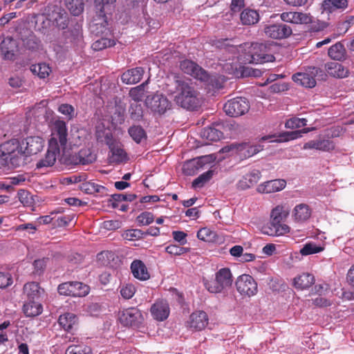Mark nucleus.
<instances>
[{
    "label": "nucleus",
    "mask_w": 354,
    "mask_h": 354,
    "mask_svg": "<svg viewBox=\"0 0 354 354\" xmlns=\"http://www.w3.org/2000/svg\"><path fill=\"white\" fill-rule=\"evenodd\" d=\"M283 21L294 24H310L313 23V17L310 13L301 12H283L280 15Z\"/></svg>",
    "instance_id": "18"
},
{
    "label": "nucleus",
    "mask_w": 354,
    "mask_h": 354,
    "mask_svg": "<svg viewBox=\"0 0 354 354\" xmlns=\"http://www.w3.org/2000/svg\"><path fill=\"white\" fill-rule=\"evenodd\" d=\"M133 276L140 280L146 281L150 278V274L143 261L139 259L133 261L130 266Z\"/></svg>",
    "instance_id": "26"
},
{
    "label": "nucleus",
    "mask_w": 354,
    "mask_h": 354,
    "mask_svg": "<svg viewBox=\"0 0 354 354\" xmlns=\"http://www.w3.org/2000/svg\"><path fill=\"white\" fill-rule=\"evenodd\" d=\"M144 232L138 229L127 230L122 234V237L128 241H135L144 238Z\"/></svg>",
    "instance_id": "53"
},
{
    "label": "nucleus",
    "mask_w": 354,
    "mask_h": 354,
    "mask_svg": "<svg viewBox=\"0 0 354 354\" xmlns=\"http://www.w3.org/2000/svg\"><path fill=\"white\" fill-rule=\"evenodd\" d=\"M261 176V172L258 169H253L248 174L242 177L236 184L237 189L245 190L256 185Z\"/></svg>",
    "instance_id": "22"
},
{
    "label": "nucleus",
    "mask_w": 354,
    "mask_h": 354,
    "mask_svg": "<svg viewBox=\"0 0 354 354\" xmlns=\"http://www.w3.org/2000/svg\"><path fill=\"white\" fill-rule=\"evenodd\" d=\"M302 136L301 130H297L293 131H286L280 133L277 137L279 138L277 140L279 142H287L299 138Z\"/></svg>",
    "instance_id": "56"
},
{
    "label": "nucleus",
    "mask_w": 354,
    "mask_h": 354,
    "mask_svg": "<svg viewBox=\"0 0 354 354\" xmlns=\"http://www.w3.org/2000/svg\"><path fill=\"white\" fill-rule=\"evenodd\" d=\"M136 288L131 283H127L120 287V295L125 299H131L136 293Z\"/></svg>",
    "instance_id": "59"
},
{
    "label": "nucleus",
    "mask_w": 354,
    "mask_h": 354,
    "mask_svg": "<svg viewBox=\"0 0 354 354\" xmlns=\"http://www.w3.org/2000/svg\"><path fill=\"white\" fill-rule=\"evenodd\" d=\"M197 238L206 242H216L218 241L216 233L208 227H203L197 232Z\"/></svg>",
    "instance_id": "44"
},
{
    "label": "nucleus",
    "mask_w": 354,
    "mask_h": 354,
    "mask_svg": "<svg viewBox=\"0 0 354 354\" xmlns=\"http://www.w3.org/2000/svg\"><path fill=\"white\" fill-rule=\"evenodd\" d=\"M23 311L26 317H33L41 314L43 307L36 299H28L23 306Z\"/></svg>",
    "instance_id": "30"
},
{
    "label": "nucleus",
    "mask_w": 354,
    "mask_h": 354,
    "mask_svg": "<svg viewBox=\"0 0 354 354\" xmlns=\"http://www.w3.org/2000/svg\"><path fill=\"white\" fill-rule=\"evenodd\" d=\"M30 69L34 75H37L40 79L48 77L51 72V68L46 63L32 64Z\"/></svg>",
    "instance_id": "39"
},
{
    "label": "nucleus",
    "mask_w": 354,
    "mask_h": 354,
    "mask_svg": "<svg viewBox=\"0 0 354 354\" xmlns=\"http://www.w3.org/2000/svg\"><path fill=\"white\" fill-rule=\"evenodd\" d=\"M264 32L267 37L272 39H283L290 37L292 33V30L286 24H275L266 26Z\"/></svg>",
    "instance_id": "14"
},
{
    "label": "nucleus",
    "mask_w": 354,
    "mask_h": 354,
    "mask_svg": "<svg viewBox=\"0 0 354 354\" xmlns=\"http://www.w3.org/2000/svg\"><path fill=\"white\" fill-rule=\"evenodd\" d=\"M144 72L145 71L142 67L129 69L122 73L121 80L122 82L127 84H136L142 79Z\"/></svg>",
    "instance_id": "28"
},
{
    "label": "nucleus",
    "mask_w": 354,
    "mask_h": 354,
    "mask_svg": "<svg viewBox=\"0 0 354 354\" xmlns=\"http://www.w3.org/2000/svg\"><path fill=\"white\" fill-rule=\"evenodd\" d=\"M120 323L126 326L138 325L142 320L140 311L136 308H129L123 310L119 316Z\"/></svg>",
    "instance_id": "17"
},
{
    "label": "nucleus",
    "mask_w": 354,
    "mask_h": 354,
    "mask_svg": "<svg viewBox=\"0 0 354 354\" xmlns=\"http://www.w3.org/2000/svg\"><path fill=\"white\" fill-rule=\"evenodd\" d=\"M77 317L72 313L61 315L58 319L59 325L67 331L71 330L77 324Z\"/></svg>",
    "instance_id": "34"
},
{
    "label": "nucleus",
    "mask_w": 354,
    "mask_h": 354,
    "mask_svg": "<svg viewBox=\"0 0 354 354\" xmlns=\"http://www.w3.org/2000/svg\"><path fill=\"white\" fill-rule=\"evenodd\" d=\"M237 291L242 295L252 297L257 294V283L252 276L242 274L236 281Z\"/></svg>",
    "instance_id": "11"
},
{
    "label": "nucleus",
    "mask_w": 354,
    "mask_h": 354,
    "mask_svg": "<svg viewBox=\"0 0 354 354\" xmlns=\"http://www.w3.org/2000/svg\"><path fill=\"white\" fill-rule=\"evenodd\" d=\"M311 216V209L304 203L296 205L293 210V216L297 221L302 222L308 220Z\"/></svg>",
    "instance_id": "35"
},
{
    "label": "nucleus",
    "mask_w": 354,
    "mask_h": 354,
    "mask_svg": "<svg viewBox=\"0 0 354 354\" xmlns=\"http://www.w3.org/2000/svg\"><path fill=\"white\" fill-rule=\"evenodd\" d=\"M67 9L73 16H79L84 9L83 0H65Z\"/></svg>",
    "instance_id": "41"
},
{
    "label": "nucleus",
    "mask_w": 354,
    "mask_h": 354,
    "mask_svg": "<svg viewBox=\"0 0 354 354\" xmlns=\"http://www.w3.org/2000/svg\"><path fill=\"white\" fill-rule=\"evenodd\" d=\"M196 159L198 163L199 167L201 169L205 165L214 162L216 158L213 155H208V156H201Z\"/></svg>",
    "instance_id": "63"
},
{
    "label": "nucleus",
    "mask_w": 354,
    "mask_h": 354,
    "mask_svg": "<svg viewBox=\"0 0 354 354\" xmlns=\"http://www.w3.org/2000/svg\"><path fill=\"white\" fill-rule=\"evenodd\" d=\"M306 124L307 120L306 118L293 117L286 122L285 127L287 129H297L305 127Z\"/></svg>",
    "instance_id": "55"
},
{
    "label": "nucleus",
    "mask_w": 354,
    "mask_h": 354,
    "mask_svg": "<svg viewBox=\"0 0 354 354\" xmlns=\"http://www.w3.org/2000/svg\"><path fill=\"white\" fill-rule=\"evenodd\" d=\"M154 221V216L151 212H144L139 214L136 218V221L139 225H148Z\"/></svg>",
    "instance_id": "58"
},
{
    "label": "nucleus",
    "mask_w": 354,
    "mask_h": 354,
    "mask_svg": "<svg viewBox=\"0 0 354 354\" xmlns=\"http://www.w3.org/2000/svg\"><path fill=\"white\" fill-rule=\"evenodd\" d=\"M252 62L258 64L274 60V57L270 53V48L266 44L256 43L252 44Z\"/></svg>",
    "instance_id": "13"
},
{
    "label": "nucleus",
    "mask_w": 354,
    "mask_h": 354,
    "mask_svg": "<svg viewBox=\"0 0 354 354\" xmlns=\"http://www.w3.org/2000/svg\"><path fill=\"white\" fill-rule=\"evenodd\" d=\"M128 133L136 143H140L143 139L147 138L146 131L140 125L131 127L128 130Z\"/></svg>",
    "instance_id": "43"
},
{
    "label": "nucleus",
    "mask_w": 354,
    "mask_h": 354,
    "mask_svg": "<svg viewBox=\"0 0 354 354\" xmlns=\"http://www.w3.org/2000/svg\"><path fill=\"white\" fill-rule=\"evenodd\" d=\"M328 56L335 60H341L345 57L346 49L343 44L337 42L330 47L328 51Z\"/></svg>",
    "instance_id": "40"
},
{
    "label": "nucleus",
    "mask_w": 354,
    "mask_h": 354,
    "mask_svg": "<svg viewBox=\"0 0 354 354\" xmlns=\"http://www.w3.org/2000/svg\"><path fill=\"white\" fill-rule=\"evenodd\" d=\"M24 294L28 299L37 300L40 296V287L38 283L30 282L24 286Z\"/></svg>",
    "instance_id": "38"
},
{
    "label": "nucleus",
    "mask_w": 354,
    "mask_h": 354,
    "mask_svg": "<svg viewBox=\"0 0 354 354\" xmlns=\"http://www.w3.org/2000/svg\"><path fill=\"white\" fill-rule=\"evenodd\" d=\"M67 136L68 131L66 123L64 121L57 120L54 124L48 144L54 149L55 147L59 148L58 145L59 142L60 146L65 149L68 141Z\"/></svg>",
    "instance_id": "8"
},
{
    "label": "nucleus",
    "mask_w": 354,
    "mask_h": 354,
    "mask_svg": "<svg viewBox=\"0 0 354 354\" xmlns=\"http://www.w3.org/2000/svg\"><path fill=\"white\" fill-rule=\"evenodd\" d=\"M286 186L283 179L268 180L258 185L257 191L261 194H272L283 190Z\"/></svg>",
    "instance_id": "20"
},
{
    "label": "nucleus",
    "mask_w": 354,
    "mask_h": 354,
    "mask_svg": "<svg viewBox=\"0 0 354 354\" xmlns=\"http://www.w3.org/2000/svg\"><path fill=\"white\" fill-rule=\"evenodd\" d=\"M147 106L154 113L164 114L171 107V102L162 94H155L151 97H147L146 100Z\"/></svg>",
    "instance_id": "9"
},
{
    "label": "nucleus",
    "mask_w": 354,
    "mask_h": 354,
    "mask_svg": "<svg viewBox=\"0 0 354 354\" xmlns=\"http://www.w3.org/2000/svg\"><path fill=\"white\" fill-rule=\"evenodd\" d=\"M79 162L82 165H88L95 161L96 155L90 149H82L77 153Z\"/></svg>",
    "instance_id": "46"
},
{
    "label": "nucleus",
    "mask_w": 354,
    "mask_h": 354,
    "mask_svg": "<svg viewBox=\"0 0 354 354\" xmlns=\"http://www.w3.org/2000/svg\"><path fill=\"white\" fill-rule=\"evenodd\" d=\"M54 21H55L57 27L61 29H65L68 25V13L62 8H57V11L55 12Z\"/></svg>",
    "instance_id": "42"
},
{
    "label": "nucleus",
    "mask_w": 354,
    "mask_h": 354,
    "mask_svg": "<svg viewBox=\"0 0 354 354\" xmlns=\"http://www.w3.org/2000/svg\"><path fill=\"white\" fill-rule=\"evenodd\" d=\"M289 215V209L285 205H279L273 208L270 213V221L274 223L283 222Z\"/></svg>",
    "instance_id": "36"
},
{
    "label": "nucleus",
    "mask_w": 354,
    "mask_h": 354,
    "mask_svg": "<svg viewBox=\"0 0 354 354\" xmlns=\"http://www.w3.org/2000/svg\"><path fill=\"white\" fill-rule=\"evenodd\" d=\"M348 6V0H324L322 3L324 10L328 13H332L337 10H344Z\"/></svg>",
    "instance_id": "33"
},
{
    "label": "nucleus",
    "mask_w": 354,
    "mask_h": 354,
    "mask_svg": "<svg viewBox=\"0 0 354 354\" xmlns=\"http://www.w3.org/2000/svg\"><path fill=\"white\" fill-rule=\"evenodd\" d=\"M57 290L62 295L82 297L89 293L90 288L82 282L67 281L59 284Z\"/></svg>",
    "instance_id": "5"
},
{
    "label": "nucleus",
    "mask_w": 354,
    "mask_h": 354,
    "mask_svg": "<svg viewBox=\"0 0 354 354\" xmlns=\"http://www.w3.org/2000/svg\"><path fill=\"white\" fill-rule=\"evenodd\" d=\"M315 283V277L309 273H302L296 277L293 281V286L296 289L304 290L310 288Z\"/></svg>",
    "instance_id": "32"
},
{
    "label": "nucleus",
    "mask_w": 354,
    "mask_h": 354,
    "mask_svg": "<svg viewBox=\"0 0 354 354\" xmlns=\"http://www.w3.org/2000/svg\"><path fill=\"white\" fill-rule=\"evenodd\" d=\"M153 317L158 321L166 319L169 315V304L164 301H156L151 307Z\"/></svg>",
    "instance_id": "25"
},
{
    "label": "nucleus",
    "mask_w": 354,
    "mask_h": 354,
    "mask_svg": "<svg viewBox=\"0 0 354 354\" xmlns=\"http://www.w3.org/2000/svg\"><path fill=\"white\" fill-rule=\"evenodd\" d=\"M74 215H64L55 219L54 225L59 227L67 226L73 219Z\"/></svg>",
    "instance_id": "61"
},
{
    "label": "nucleus",
    "mask_w": 354,
    "mask_h": 354,
    "mask_svg": "<svg viewBox=\"0 0 354 354\" xmlns=\"http://www.w3.org/2000/svg\"><path fill=\"white\" fill-rule=\"evenodd\" d=\"M259 13L254 9L247 8L243 9L240 14V21L243 26H254L259 21Z\"/></svg>",
    "instance_id": "27"
},
{
    "label": "nucleus",
    "mask_w": 354,
    "mask_h": 354,
    "mask_svg": "<svg viewBox=\"0 0 354 354\" xmlns=\"http://www.w3.org/2000/svg\"><path fill=\"white\" fill-rule=\"evenodd\" d=\"M290 232V227L281 223H274L270 221L269 223L262 227V232L272 236H283Z\"/></svg>",
    "instance_id": "21"
},
{
    "label": "nucleus",
    "mask_w": 354,
    "mask_h": 354,
    "mask_svg": "<svg viewBox=\"0 0 354 354\" xmlns=\"http://www.w3.org/2000/svg\"><path fill=\"white\" fill-rule=\"evenodd\" d=\"M105 140L109 149L108 159L110 164L119 165L128 160L127 153L120 142L113 140L110 133L106 135Z\"/></svg>",
    "instance_id": "4"
},
{
    "label": "nucleus",
    "mask_w": 354,
    "mask_h": 354,
    "mask_svg": "<svg viewBox=\"0 0 354 354\" xmlns=\"http://www.w3.org/2000/svg\"><path fill=\"white\" fill-rule=\"evenodd\" d=\"M129 96L134 101L138 103L142 101L145 96V89L142 85L132 88L129 91Z\"/></svg>",
    "instance_id": "57"
},
{
    "label": "nucleus",
    "mask_w": 354,
    "mask_h": 354,
    "mask_svg": "<svg viewBox=\"0 0 354 354\" xmlns=\"http://www.w3.org/2000/svg\"><path fill=\"white\" fill-rule=\"evenodd\" d=\"M12 283V277L9 272H0V288H6L11 286Z\"/></svg>",
    "instance_id": "60"
},
{
    "label": "nucleus",
    "mask_w": 354,
    "mask_h": 354,
    "mask_svg": "<svg viewBox=\"0 0 354 354\" xmlns=\"http://www.w3.org/2000/svg\"><path fill=\"white\" fill-rule=\"evenodd\" d=\"M201 168L199 167L198 163L196 159H192L187 161L183 167V173L187 176H194Z\"/></svg>",
    "instance_id": "52"
},
{
    "label": "nucleus",
    "mask_w": 354,
    "mask_h": 354,
    "mask_svg": "<svg viewBox=\"0 0 354 354\" xmlns=\"http://www.w3.org/2000/svg\"><path fill=\"white\" fill-rule=\"evenodd\" d=\"M190 250V248L181 247L176 244H170L165 248V252L173 256H180Z\"/></svg>",
    "instance_id": "54"
},
{
    "label": "nucleus",
    "mask_w": 354,
    "mask_h": 354,
    "mask_svg": "<svg viewBox=\"0 0 354 354\" xmlns=\"http://www.w3.org/2000/svg\"><path fill=\"white\" fill-rule=\"evenodd\" d=\"M232 276L229 268L220 269L215 274V279L204 281L205 288L211 293H220L231 286Z\"/></svg>",
    "instance_id": "3"
},
{
    "label": "nucleus",
    "mask_w": 354,
    "mask_h": 354,
    "mask_svg": "<svg viewBox=\"0 0 354 354\" xmlns=\"http://www.w3.org/2000/svg\"><path fill=\"white\" fill-rule=\"evenodd\" d=\"M232 149H234L238 152L239 156L242 158H248L253 156L259 151L263 150V146L261 145H252L249 143H240L232 145L230 147L223 148V151H228Z\"/></svg>",
    "instance_id": "15"
},
{
    "label": "nucleus",
    "mask_w": 354,
    "mask_h": 354,
    "mask_svg": "<svg viewBox=\"0 0 354 354\" xmlns=\"http://www.w3.org/2000/svg\"><path fill=\"white\" fill-rule=\"evenodd\" d=\"M21 149L22 157L37 154L44 147V141L39 136H30L21 140Z\"/></svg>",
    "instance_id": "12"
},
{
    "label": "nucleus",
    "mask_w": 354,
    "mask_h": 354,
    "mask_svg": "<svg viewBox=\"0 0 354 354\" xmlns=\"http://www.w3.org/2000/svg\"><path fill=\"white\" fill-rule=\"evenodd\" d=\"M59 153V148L55 147L54 149L51 147L50 144H48V149L45 155V157L41 159L39 161H38V162L36 165L37 168L53 166L56 161L57 155Z\"/></svg>",
    "instance_id": "31"
},
{
    "label": "nucleus",
    "mask_w": 354,
    "mask_h": 354,
    "mask_svg": "<svg viewBox=\"0 0 354 354\" xmlns=\"http://www.w3.org/2000/svg\"><path fill=\"white\" fill-rule=\"evenodd\" d=\"M0 158L6 161L9 160L14 167H19L25 160L22 159L20 141L14 138L2 143L0 145Z\"/></svg>",
    "instance_id": "2"
},
{
    "label": "nucleus",
    "mask_w": 354,
    "mask_h": 354,
    "mask_svg": "<svg viewBox=\"0 0 354 354\" xmlns=\"http://www.w3.org/2000/svg\"><path fill=\"white\" fill-rule=\"evenodd\" d=\"M165 84L168 94L176 93L174 102L178 106L189 111L196 110L200 106V93L193 86L191 80L178 74H172L167 77Z\"/></svg>",
    "instance_id": "1"
},
{
    "label": "nucleus",
    "mask_w": 354,
    "mask_h": 354,
    "mask_svg": "<svg viewBox=\"0 0 354 354\" xmlns=\"http://www.w3.org/2000/svg\"><path fill=\"white\" fill-rule=\"evenodd\" d=\"M209 323L207 313L203 310L193 312L187 322V326L196 331H200L206 328Z\"/></svg>",
    "instance_id": "16"
},
{
    "label": "nucleus",
    "mask_w": 354,
    "mask_h": 354,
    "mask_svg": "<svg viewBox=\"0 0 354 354\" xmlns=\"http://www.w3.org/2000/svg\"><path fill=\"white\" fill-rule=\"evenodd\" d=\"M335 143L328 139L312 140L304 145V149H316L322 151H330L335 149Z\"/></svg>",
    "instance_id": "24"
},
{
    "label": "nucleus",
    "mask_w": 354,
    "mask_h": 354,
    "mask_svg": "<svg viewBox=\"0 0 354 354\" xmlns=\"http://www.w3.org/2000/svg\"><path fill=\"white\" fill-rule=\"evenodd\" d=\"M180 68L183 73L194 78L207 84L210 83L211 77L208 73L196 62L190 59L183 60L180 63Z\"/></svg>",
    "instance_id": "7"
},
{
    "label": "nucleus",
    "mask_w": 354,
    "mask_h": 354,
    "mask_svg": "<svg viewBox=\"0 0 354 354\" xmlns=\"http://www.w3.org/2000/svg\"><path fill=\"white\" fill-rule=\"evenodd\" d=\"M130 118L134 121H140L143 118V109L141 104L133 102L129 110Z\"/></svg>",
    "instance_id": "49"
},
{
    "label": "nucleus",
    "mask_w": 354,
    "mask_h": 354,
    "mask_svg": "<svg viewBox=\"0 0 354 354\" xmlns=\"http://www.w3.org/2000/svg\"><path fill=\"white\" fill-rule=\"evenodd\" d=\"M249 102L246 98L237 97L228 100L223 106L225 113L231 117H238L248 112Z\"/></svg>",
    "instance_id": "6"
},
{
    "label": "nucleus",
    "mask_w": 354,
    "mask_h": 354,
    "mask_svg": "<svg viewBox=\"0 0 354 354\" xmlns=\"http://www.w3.org/2000/svg\"><path fill=\"white\" fill-rule=\"evenodd\" d=\"M67 35L69 42L74 46H81L83 42L82 29L80 25L77 24L72 29H71Z\"/></svg>",
    "instance_id": "37"
},
{
    "label": "nucleus",
    "mask_w": 354,
    "mask_h": 354,
    "mask_svg": "<svg viewBox=\"0 0 354 354\" xmlns=\"http://www.w3.org/2000/svg\"><path fill=\"white\" fill-rule=\"evenodd\" d=\"M58 111L64 115L68 116L70 118L73 117L74 113L73 107L68 104H62L59 108Z\"/></svg>",
    "instance_id": "64"
},
{
    "label": "nucleus",
    "mask_w": 354,
    "mask_h": 354,
    "mask_svg": "<svg viewBox=\"0 0 354 354\" xmlns=\"http://www.w3.org/2000/svg\"><path fill=\"white\" fill-rule=\"evenodd\" d=\"M117 0H95V9L96 15L100 22L97 24L104 26L106 24V14L111 12L112 7Z\"/></svg>",
    "instance_id": "19"
},
{
    "label": "nucleus",
    "mask_w": 354,
    "mask_h": 354,
    "mask_svg": "<svg viewBox=\"0 0 354 354\" xmlns=\"http://www.w3.org/2000/svg\"><path fill=\"white\" fill-rule=\"evenodd\" d=\"M173 239L180 243V245H185L187 243L186 237L187 234L183 231H173Z\"/></svg>",
    "instance_id": "62"
},
{
    "label": "nucleus",
    "mask_w": 354,
    "mask_h": 354,
    "mask_svg": "<svg viewBox=\"0 0 354 354\" xmlns=\"http://www.w3.org/2000/svg\"><path fill=\"white\" fill-rule=\"evenodd\" d=\"M213 175L214 171L212 170H208L207 171L204 172L193 180L192 187L198 188L203 187L205 184L212 178Z\"/></svg>",
    "instance_id": "50"
},
{
    "label": "nucleus",
    "mask_w": 354,
    "mask_h": 354,
    "mask_svg": "<svg viewBox=\"0 0 354 354\" xmlns=\"http://www.w3.org/2000/svg\"><path fill=\"white\" fill-rule=\"evenodd\" d=\"M65 354H92V351L86 345L73 344L66 348Z\"/></svg>",
    "instance_id": "48"
},
{
    "label": "nucleus",
    "mask_w": 354,
    "mask_h": 354,
    "mask_svg": "<svg viewBox=\"0 0 354 354\" xmlns=\"http://www.w3.org/2000/svg\"><path fill=\"white\" fill-rule=\"evenodd\" d=\"M320 71L317 67H308L306 72L294 74L292 80L297 84L306 88H313L316 85L315 77Z\"/></svg>",
    "instance_id": "10"
},
{
    "label": "nucleus",
    "mask_w": 354,
    "mask_h": 354,
    "mask_svg": "<svg viewBox=\"0 0 354 354\" xmlns=\"http://www.w3.org/2000/svg\"><path fill=\"white\" fill-rule=\"evenodd\" d=\"M324 250V247L317 245L313 242H308L306 243L300 250V254L302 256H307L310 254L319 253L320 252H322Z\"/></svg>",
    "instance_id": "47"
},
{
    "label": "nucleus",
    "mask_w": 354,
    "mask_h": 354,
    "mask_svg": "<svg viewBox=\"0 0 354 354\" xmlns=\"http://www.w3.org/2000/svg\"><path fill=\"white\" fill-rule=\"evenodd\" d=\"M115 44V41L114 39L102 37L94 41L91 47L94 50L99 51L106 48L113 46Z\"/></svg>",
    "instance_id": "51"
},
{
    "label": "nucleus",
    "mask_w": 354,
    "mask_h": 354,
    "mask_svg": "<svg viewBox=\"0 0 354 354\" xmlns=\"http://www.w3.org/2000/svg\"><path fill=\"white\" fill-rule=\"evenodd\" d=\"M325 70L329 75L336 78H344L348 75V70L338 62L327 63Z\"/></svg>",
    "instance_id": "29"
},
{
    "label": "nucleus",
    "mask_w": 354,
    "mask_h": 354,
    "mask_svg": "<svg viewBox=\"0 0 354 354\" xmlns=\"http://www.w3.org/2000/svg\"><path fill=\"white\" fill-rule=\"evenodd\" d=\"M202 137L207 140L216 142L223 137V133L214 127H208L201 132Z\"/></svg>",
    "instance_id": "45"
},
{
    "label": "nucleus",
    "mask_w": 354,
    "mask_h": 354,
    "mask_svg": "<svg viewBox=\"0 0 354 354\" xmlns=\"http://www.w3.org/2000/svg\"><path fill=\"white\" fill-rule=\"evenodd\" d=\"M17 47L16 41L11 37L4 38L0 45V50L3 58L6 60H14Z\"/></svg>",
    "instance_id": "23"
}]
</instances>
